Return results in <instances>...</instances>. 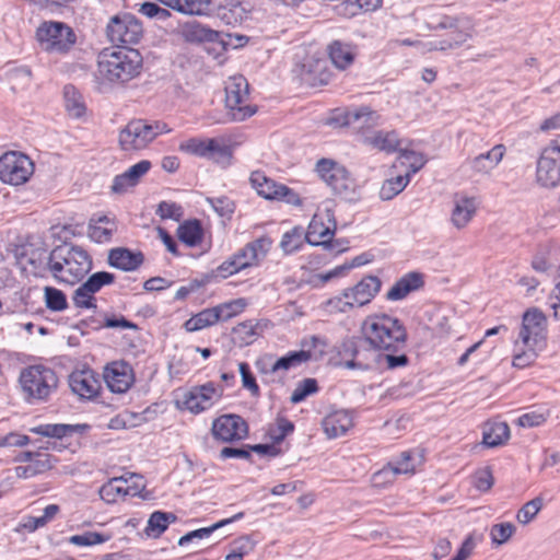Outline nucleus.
<instances>
[{
	"mask_svg": "<svg viewBox=\"0 0 560 560\" xmlns=\"http://www.w3.org/2000/svg\"><path fill=\"white\" fill-rule=\"evenodd\" d=\"M171 130L167 124L161 120L132 119L119 132V147L124 151L143 150L158 136L168 133Z\"/></svg>",
	"mask_w": 560,
	"mask_h": 560,
	"instance_id": "5",
	"label": "nucleus"
},
{
	"mask_svg": "<svg viewBox=\"0 0 560 560\" xmlns=\"http://www.w3.org/2000/svg\"><path fill=\"white\" fill-rule=\"evenodd\" d=\"M161 5L162 4L158 1L143 2L139 8V13H141L142 15H144L149 19L156 20L160 22H165L172 16V13L168 10L170 8H166V7L163 8Z\"/></svg>",
	"mask_w": 560,
	"mask_h": 560,
	"instance_id": "54",
	"label": "nucleus"
},
{
	"mask_svg": "<svg viewBox=\"0 0 560 560\" xmlns=\"http://www.w3.org/2000/svg\"><path fill=\"white\" fill-rule=\"evenodd\" d=\"M180 36L188 43L213 42L218 37V32L206 27L197 21L184 23L179 30Z\"/></svg>",
	"mask_w": 560,
	"mask_h": 560,
	"instance_id": "33",
	"label": "nucleus"
},
{
	"mask_svg": "<svg viewBox=\"0 0 560 560\" xmlns=\"http://www.w3.org/2000/svg\"><path fill=\"white\" fill-rule=\"evenodd\" d=\"M115 231V222L105 215L91 219L89 224V236L96 243L109 242Z\"/></svg>",
	"mask_w": 560,
	"mask_h": 560,
	"instance_id": "36",
	"label": "nucleus"
},
{
	"mask_svg": "<svg viewBox=\"0 0 560 560\" xmlns=\"http://www.w3.org/2000/svg\"><path fill=\"white\" fill-rule=\"evenodd\" d=\"M409 182V173L386 179L380 189V198L382 200H392L406 188Z\"/></svg>",
	"mask_w": 560,
	"mask_h": 560,
	"instance_id": "46",
	"label": "nucleus"
},
{
	"mask_svg": "<svg viewBox=\"0 0 560 560\" xmlns=\"http://www.w3.org/2000/svg\"><path fill=\"white\" fill-rule=\"evenodd\" d=\"M380 118L381 117L376 112L363 106L347 110L343 124L363 129L378 125Z\"/></svg>",
	"mask_w": 560,
	"mask_h": 560,
	"instance_id": "34",
	"label": "nucleus"
},
{
	"mask_svg": "<svg viewBox=\"0 0 560 560\" xmlns=\"http://www.w3.org/2000/svg\"><path fill=\"white\" fill-rule=\"evenodd\" d=\"M293 430H294V424L290 420H288L285 418H279L277 420V429L271 434V439L273 440L275 443H280L284 440V438L288 434L293 432Z\"/></svg>",
	"mask_w": 560,
	"mask_h": 560,
	"instance_id": "64",
	"label": "nucleus"
},
{
	"mask_svg": "<svg viewBox=\"0 0 560 560\" xmlns=\"http://www.w3.org/2000/svg\"><path fill=\"white\" fill-rule=\"evenodd\" d=\"M361 331L364 340L374 350L383 352L380 364L386 370L405 368L409 358L401 352L407 342V330L404 324L387 314L369 315L362 323Z\"/></svg>",
	"mask_w": 560,
	"mask_h": 560,
	"instance_id": "1",
	"label": "nucleus"
},
{
	"mask_svg": "<svg viewBox=\"0 0 560 560\" xmlns=\"http://www.w3.org/2000/svg\"><path fill=\"white\" fill-rule=\"evenodd\" d=\"M542 506L544 499L541 497H536L522 505L517 511L515 518L520 524L527 525L536 518Z\"/></svg>",
	"mask_w": 560,
	"mask_h": 560,
	"instance_id": "50",
	"label": "nucleus"
},
{
	"mask_svg": "<svg viewBox=\"0 0 560 560\" xmlns=\"http://www.w3.org/2000/svg\"><path fill=\"white\" fill-rule=\"evenodd\" d=\"M152 164L148 160H142L130 166L122 174L116 175L113 179L112 191L115 194H125L129 188L135 187L141 178L150 171Z\"/></svg>",
	"mask_w": 560,
	"mask_h": 560,
	"instance_id": "21",
	"label": "nucleus"
},
{
	"mask_svg": "<svg viewBox=\"0 0 560 560\" xmlns=\"http://www.w3.org/2000/svg\"><path fill=\"white\" fill-rule=\"evenodd\" d=\"M474 485L479 491H488L493 486V476L489 468L478 470L474 476Z\"/></svg>",
	"mask_w": 560,
	"mask_h": 560,
	"instance_id": "63",
	"label": "nucleus"
},
{
	"mask_svg": "<svg viewBox=\"0 0 560 560\" xmlns=\"http://www.w3.org/2000/svg\"><path fill=\"white\" fill-rule=\"evenodd\" d=\"M305 241L304 231L300 226L285 232L280 242V247L284 254H292L299 250Z\"/></svg>",
	"mask_w": 560,
	"mask_h": 560,
	"instance_id": "49",
	"label": "nucleus"
},
{
	"mask_svg": "<svg viewBox=\"0 0 560 560\" xmlns=\"http://www.w3.org/2000/svg\"><path fill=\"white\" fill-rule=\"evenodd\" d=\"M14 255L16 265L26 275L38 277L48 269L49 254L43 247L23 244L15 248Z\"/></svg>",
	"mask_w": 560,
	"mask_h": 560,
	"instance_id": "17",
	"label": "nucleus"
},
{
	"mask_svg": "<svg viewBox=\"0 0 560 560\" xmlns=\"http://www.w3.org/2000/svg\"><path fill=\"white\" fill-rule=\"evenodd\" d=\"M143 254L141 252H131L125 247H117L109 250L108 262L112 267L124 271H133L143 262Z\"/></svg>",
	"mask_w": 560,
	"mask_h": 560,
	"instance_id": "28",
	"label": "nucleus"
},
{
	"mask_svg": "<svg viewBox=\"0 0 560 560\" xmlns=\"http://www.w3.org/2000/svg\"><path fill=\"white\" fill-rule=\"evenodd\" d=\"M24 398L28 402L47 401L59 384L54 369L35 364L24 368L19 377Z\"/></svg>",
	"mask_w": 560,
	"mask_h": 560,
	"instance_id": "4",
	"label": "nucleus"
},
{
	"mask_svg": "<svg viewBox=\"0 0 560 560\" xmlns=\"http://www.w3.org/2000/svg\"><path fill=\"white\" fill-rule=\"evenodd\" d=\"M329 439L345 435L353 425L351 415L346 410H337L327 415L322 422Z\"/></svg>",
	"mask_w": 560,
	"mask_h": 560,
	"instance_id": "27",
	"label": "nucleus"
},
{
	"mask_svg": "<svg viewBox=\"0 0 560 560\" xmlns=\"http://www.w3.org/2000/svg\"><path fill=\"white\" fill-rule=\"evenodd\" d=\"M244 516V513L243 512H240L237 514H235L234 516L230 517V518H225V520H222L215 524H213L212 526L210 527H203V528H199V529H196V530H192V532H189L187 533L186 535L182 536L178 540V545L179 546H185L187 545L188 542L192 541L194 539H203V538H207L209 537L215 529L226 525V524H230L236 520H241L242 517Z\"/></svg>",
	"mask_w": 560,
	"mask_h": 560,
	"instance_id": "44",
	"label": "nucleus"
},
{
	"mask_svg": "<svg viewBox=\"0 0 560 560\" xmlns=\"http://www.w3.org/2000/svg\"><path fill=\"white\" fill-rule=\"evenodd\" d=\"M65 106L68 114L73 118H81L86 112V107L81 93L75 86L68 84L63 88Z\"/></svg>",
	"mask_w": 560,
	"mask_h": 560,
	"instance_id": "41",
	"label": "nucleus"
},
{
	"mask_svg": "<svg viewBox=\"0 0 560 560\" xmlns=\"http://www.w3.org/2000/svg\"><path fill=\"white\" fill-rule=\"evenodd\" d=\"M176 521V516L171 512L155 511L153 512L144 528V534L149 538H159L168 527Z\"/></svg>",
	"mask_w": 560,
	"mask_h": 560,
	"instance_id": "38",
	"label": "nucleus"
},
{
	"mask_svg": "<svg viewBox=\"0 0 560 560\" xmlns=\"http://www.w3.org/2000/svg\"><path fill=\"white\" fill-rule=\"evenodd\" d=\"M162 220L179 221L184 214L183 207L173 201H161L155 211Z\"/></svg>",
	"mask_w": 560,
	"mask_h": 560,
	"instance_id": "57",
	"label": "nucleus"
},
{
	"mask_svg": "<svg viewBox=\"0 0 560 560\" xmlns=\"http://www.w3.org/2000/svg\"><path fill=\"white\" fill-rule=\"evenodd\" d=\"M214 144V139L201 140L198 138H190L179 144V150L200 158H207Z\"/></svg>",
	"mask_w": 560,
	"mask_h": 560,
	"instance_id": "48",
	"label": "nucleus"
},
{
	"mask_svg": "<svg viewBox=\"0 0 560 560\" xmlns=\"http://www.w3.org/2000/svg\"><path fill=\"white\" fill-rule=\"evenodd\" d=\"M222 316L223 314H221L219 305L212 308H206L187 319L184 323V328L189 332L198 331L217 324L222 319Z\"/></svg>",
	"mask_w": 560,
	"mask_h": 560,
	"instance_id": "35",
	"label": "nucleus"
},
{
	"mask_svg": "<svg viewBox=\"0 0 560 560\" xmlns=\"http://www.w3.org/2000/svg\"><path fill=\"white\" fill-rule=\"evenodd\" d=\"M211 434L214 440L222 443L238 442L247 438L248 424L238 415H222L213 420Z\"/></svg>",
	"mask_w": 560,
	"mask_h": 560,
	"instance_id": "13",
	"label": "nucleus"
},
{
	"mask_svg": "<svg viewBox=\"0 0 560 560\" xmlns=\"http://www.w3.org/2000/svg\"><path fill=\"white\" fill-rule=\"evenodd\" d=\"M316 172L336 195L348 197L353 191L354 182L349 172L335 161L319 160L316 163Z\"/></svg>",
	"mask_w": 560,
	"mask_h": 560,
	"instance_id": "11",
	"label": "nucleus"
},
{
	"mask_svg": "<svg viewBox=\"0 0 560 560\" xmlns=\"http://www.w3.org/2000/svg\"><path fill=\"white\" fill-rule=\"evenodd\" d=\"M453 203L451 222L457 230H462L466 228L475 217L478 209V200L475 197L456 195Z\"/></svg>",
	"mask_w": 560,
	"mask_h": 560,
	"instance_id": "23",
	"label": "nucleus"
},
{
	"mask_svg": "<svg viewBox=\"0 0 560 560\" xmlns=\"http://www.w3.org/2000/svg\"><path fill=\"white\" fill-rule=\"evenodd\" d=\"M36 38L44 51L58 55L69 52L77 42L73 30L58 21L43 22L36 31Z\"/></svg>",
	"mask_w": 560,
	"mask_h": 560,
	"instance_id": "7",
	"label": "nucleus"
},
{
	"mask_svg": "<svg viewBox=\"0 0 560 560\" xmlns=\"http://www.w3.org/2000/svg\"><path fill=\"white\" fill-rule=\"evenodd\" d=\"M381 280L375 276L364 277L354 287L345 290V296L350 298L353 306H363L372 301L380 291Z\"/></svg>",
	"mask_w": 560,
	"mask_h": 560,
	"instance_id": "22",
	"label": "nucleus"
},
{
	"mask_svg": "<svg viewBox=\"0 0 560 560\" xmlns=\"http://www.w3.org/2000/svg\"><path fill=\"white\" fill-rule=\"evenodd\" d=\"M530 266L548 278H560V245L555 241L540 244L532 257Z\"/></svg>",
	"mask_w": 560,
	"mask_h": 560,
	"instance_id": "15",
	"label": "nucleus"
},
{
	"mask_svg": "<svg viewBox=\"0 0 560 560\" xmlns=\"http://www.w3.org/2000/svg\"><path fill=\"white\" fill-rule=\"evenodd\" d=\"M223 390L212 382L192 386L183 395L182 404L191 413L198 415L210 409L215 401L220 400Z\"/></svg>",
	"mask_w": 560,
	"mask_h": 560,
	"instance_id": "14",
	"label": "nucleus"
},
{
	"mask_svg": "<svg viewBox=\"0 0 560 560\" xmlns=\"http://www.w3.org/2000/svg\"><path fill=\"white\" fill-rule=\"evenodd\" d=\"M86 428L85 424L45 423L31 428L30 431L47 438L62 439L74 433H82Z\"/></svg>",
	"mask_w": 560,
	"mask_h": 560,
	"instance_id": "32",
	"label": "nucleus"
},
{
	"mask_svg": "<svg viewBox=\"0 0 560 560\" xmlns=\"http://www.w3.org/2000/svg\"><path fill=\"white\" fill-rule=\"evenodd\" d=\"M337 229L334 212L330 209L317 211L307 228L305 241L312 246H323L328 244Z\"/></svg>",
	"mask_w": 560,
	"mask_h": 560,
	"instance_id": "16",
	"label": "nucleus"
},
{
	"mask_svg": "<svg viewBox=\"0 0 560 560\" xmlns=\"http://www.w3.org/2000/svg\"><path fill=\"white\" fill-rule=\"evenodd\" d=\"M549 417V411L533 410L520 416L516 424L522 428H534L544 424Z\"/></svg>",
	"mask_w": 560,
	"mask_h": 560,
	"instance_id": "60",
	"label": "nucleus"
},
{
	"mask_svg": "<svg viewBox=\"0 0 560 560\" xmlns=\"http://www.w3.org/2000/svg\"><path fill=\"white\" fill-rule=\"evenodd\" d=\"M547 317L537 307L528 308L522 317L518 338L525 347L544 349L547 341Z\"/></svg>",
	"mask_w": 560,
	"mask_h": 560,
	"instance_id": "9",
	"label": "nucleus"
},
{
	"mask_svg": "<svg viewBox=\"0 0 560 560\" xmlns=\"http://www.w3.org/2000/svg\"><path fill=\"white\" fill-rule=\"evenodd\" d=\"M142 56L137 49L118 47L113 50H103L98 55V75L113 83H124L140 74Z\"/></svg>",
	"mask_w": 560,
	"mask_h": 560,
	"instance_id": "3",
	"label": "nucleus"
},
{
	"mask_svg": "<svg viewBox=\"0 0 560 560\" xmlns=\"http://www.w3.org/2000/svg\"><path fill=\"white\" fill-rule=\"evenodd\" d=\"M318 392V384L315 378H304L296 384L292 392L290 400L292 404H299L305 400L308 396Z\"/></svg>",
	"mask_w": 560,
	"mask_h": 560,
	"instance_id": "53",
	"label": "nucleus"
},
{
	"mask_svg": "<svg viewBox=\"0 0 560 560\" xmlns=\"http://www.w3.org/2000/svg\"><path fill=\"white\" fill-rule=\"evenodd\" d=\"M72 300L73 304L78 308L95 310L97 307L95 295L93 294V292L88 291L84 284H81L79 288L74 290Z\"/></svg>",
	"mask_w": 560,
	"mask_h": 560,
	"instance_id": "58",
	"label": "nucleus"
},
{
	"mask_svg": "<svg viewBox=\"0 0 560 560\" xmlns=\"http://www.w3.org/2000/svg\"><path fill=\"white\" fill-rule=\"evenodd\" d=\"M435 28L447 30V36L451 38V40H456L457 36L464 35V44L472 36L474 23L468 16L444 15L441 18Z\"/></svg>",
	"mask_w": 560,
	"mask_h": 560,
	"instance_id": "25",
	"label": "nucleus"
},
{
	"mask_svg": "<svg viewBox=\"0 0 560 560\" xmlns=\"http://www.w3.org/2000/svg\"><path fill=\"white\" fill-rule=\"evenodd\" d=\"M109 539V535H104L96 532H85L80 535H73L69 541L75 546H93L103 544Z\"/></svg>",
	"mask_w": 560,
	"mask_h": 560,
	"instance_id": "59",
	"label": "nucleus"
},
{
	"mask_svg": "<svg viewBox=\"0 0 560 560\" xmlns=\"http://www.w3.org/2000/svg\"><path fill=\"white\" fill-rule=\"evenodd\" d=\"M103 378L110 392L124 394L135 383V372L126 361H113L105 365Z\"/></svg>",
	"mask_w": 560,
	"mask_h": 560,
	"instance_id": "18",
	"label": "nucleus"
},
{
	"mask_svg": "<svg viewBox=\"0 0 560 560\" xmlns=\"http://www.w3.org/2000/svg\"><path fill=\"white\" fill-rule=\"evenodd\" d=\"M46 307L54 312H61L68 307L66 294L56 288L46 287L45 290Z\"/></svg>",
	"mask_w": 560,
	"mask_h": 560,
	"instance_id": "52",
	"label": "nucleus"
},
{
	"mask_svg": "<svg viewBox=\"0 0 560 560\" xmlns=\"http://www.w3.org/2000/svg\"><path fill=\"white\" fill-rule=\"evenodd\" d=\"M106 32L113 44H137L142 37L143 28L135 15L125 13L112 18Z\"/></svg>",
	"mask_w": 560,
	"mask_h": 560,
	"instance_id": "12",
	"label": "nucleus"
},
{
	"mask_svg": "<svg viewBox=\"0 0 560 560\" xmlns=\"http://www.w3.org/2000/svg\"><path fill=\"white\" fill-rule=\"evenodd\" d=\"M92 269V258L80 246H57L49 253L48 270L58 281L74 284Z\"/></svg>",
	"mask_w": 560,
	"mask_h": 560,
	"instance_id": "2",
	"label": "nucleus"
},
{
	"mask_svg": "<svg viewBox=\"0 0 560 560\" xmlns=\"http://www.w3.org/2000/svg\"><path fill=\"white\" fill-rule=\"evenodd\" d=\"M272 241L268 236L258 237L238 249L232 257L223 261L217 269L218 276L226 278L243 269L258 266L271 248Z\"/></svg>",
	"mask_w": 560,
	"mask_h": 560,
	"instance_id": "6",
	"label": "nucleus"
},
{
	"mask_svg": "<svg viewBox=\"0 0 560 560\" xmlns=\"http://www.w3.org/2000/svg\"><path fill=\"white\" fill-rule=\"evenodd\" d=\"M510 438V428L505 422H494L483 431V443L489 447H495L505 443Z\"/></svg>",
	"mask_w": 560,
	"mask_h": 560,
	"instance_id": "43",
	"label": "nucleus"
},
{
	"mask_svg": "<svg viewBox=\"0 0 560 560\" xmlns=\"http://www.w3.org/2000/svg\"><path fill=\"white\" fill-rule=\"evenodd\" d=\"M178 238L189 247L201 243L203 231L198 220H189L182 223L177 229Z\"/></svg>",
	"mask_w": 560,
	"mask_h": 560,
	"instance_id": "42",
	"label": "nucleus"
},
{
	"mask_svg": "<svg viewBox=\"0 0 560 560\" xmlns=\"http://www.w3.org/2000/svg\"><path fill=\"white\" fill-rule=\"evenodd\" d=\"M240 374L242 377L243 386L248 389L254 396L259 394V386L256 383L254 375L252 374L250 368L246 362L238 364Z\"/></svg>",
	"mask_w": 560,
	"mask_h": 560,
	"instance_id": "61",
	"label": "nucleus"
},
{
	"mask_svg": "<svg viewBox=\"0 0 560 560\" xmlns=\"http://www.w3.org/2000/svg\"><path fill=\"white\" fill-rule=\"evenodd\" d=\"M505 151L503 144L494 145L487 153H481L470 161L471 170L478 174H489L502 161Z\"/></svg>",
	"mask_w": 560,
	"mask_h": 560,
	"instance_id": "31",
	"label": "nucleus"
},
{
	"mask_svg": "<svg viewBox=\"0 0 560 560\" xmlns=\"http://www.w3.org/2000/svg\"><path fill=\"white\" fill-rule=\"evenodd\" d=\"M516 527L511 522L498 523L491 526L490 538L492 545L501 546L508 542L515 534Z\"/></svg>",
	"mask_w": 560,
	"mask_h": 560,
	"instance_id": "51",
	"label": "nucleus"
},
{
	"mask_svg": "<svg viewBox=\"0 0 560 560\" xmlns=\"http://www.w3.org/2000/svg\"><path fill=\"white\" fill-rule=\"evenodd\" d=\"M124 481L119 478H113L103 485L98 491L100 498L106 503H115L119 498L127 495L128 489L124 487Z\"/></svg>",
	"mask_w": 560,
	"mask_h": 560,
	"instance_id": "47",
	"label": "nucleus"
},
{
	"mask_svg": "<svg viewBox=\"0 0 560 560\" xmlns=\"http://www.w3.org/2000/svg\"><path fill=\"white\" fill-rule=\"evenodd\" d=\"M537 182L544 187H555L560 182V160L540 155L537 162Z\"/></svg>",
	"mask_w": 560,
	"mask_h": 560,
	"instance_id": "29",
	"label": "nucleus"
},
{
	"mask_svg": "<svg viewBox=\"0 0 560 560\" xmlns=\"http://www.w3.org/2000/svg\"><path fill=\"white\" fill-rule=\"evenodd\" d=\"M327 50L332 65L339 70H346L354 61L355 47L349 43L334 40L328 45Z\"/></svg>",
	"mask_w": 560,
	"mask_h": 560,
	"instance_id": "30",
	"label": "nucleus"
},
{
	"mask_svg": "<svg viewBox=\"0 0 560 560\" xmlns=\"http://www.w3.org/2000/svg\"><path fill=\"white\" fill-rule=\"evenodd\" d=\"M34 164L28 156L19 152H7L0 158V179L10 185H21L28 180Z\"/></svg>",
	"mask_w": 560,
	"mask_h": 560,
	"instance_id": "10",
	"label": "nucleus"
},
{
	"mask_svg": "<svg viewBox=\"0 0 560 560\" xmlns=\"http://www.w3.org/2000/svg\"><path fill=\"white\" fill-rule=\"evenodd\" d=\"M115 276L107 271H97L91 275L88 280L83 283L85 289L90 292H100L103 287L114 283Z\"/></svg>",
	"mask_w": 560,
	"mask_h": 560,
	"instance_id": "56",
	"label": "nucleus"
},
{
	"mask_svg": "<svg viewBox=\"0 0 560 560\" xmlns=\"http://www.w3.org/2000/svg\"><path fill=\"white\" fill-rule=\"evenodd\" d=\"M69 386L81 399L95 398L102 388L97 374L92 369L73 371L69 375Z\"/></svg>",
	"mask_w": 560,
	"mask_h": 560,
	"instance_id": "19",
	"label": "nucleus"
},
{
	"mask_svg": "<svg viewBox=\"0 0 560 560\" xmlns=\"http://www.w3.org/2000/svg\"><path fill=\"white\" fill-rule=\"evenodd\" d=\"M330 77L331 74L323 61H316L313 67H310L302 74L303 81L311 86L326 85L329 83Z\"/></svg>",
	"mask_w": 560,
	"mask_h": 560,
	"instance_id": "45",
	"label": "nucleus"
},
{
	"mask_svg": "<svg viewBox=\"0 0 560 560\" xmlns=\"http://www.w3.org/2000/svg\"><path fill=\"white\" fill-rule=\"evenodd\" d=\"M249 85L243 75H234L225 82V106L231 118L243 121L255 114L256 109L247 104Z\"/></svg>",
	"mask_w": 560,
	"mask_h": 560,
	"instance_id": "8",
	"label": "nucleus"
},
{
	"mask_svg": "<svg viewBox=\"0 0 560 560\" xmlns=\"http://www.w3.org/2000/svg\"><path fill=\"white\" fill-rule=\"evenodd\" d=\"M415 465L412 463V456L410 452H402L400 458L396 462H390L384 466L381 470L375 472V480L384 475L397 476L400 474H413Z\"/></svg>",
	"mask_w": 560,
	"mask_h": 560,
	"instance_id": "40",
	"label": "nucleus"
},
{
	"mask_svg": "<svg viewBox=\"0 0 560 560\" xmlns=\"http://www.w3.org/2000/svg\"><path fill=\"white\" fill-rule=\"evenodd\" d=\"M337 355L339 359L336 364L346 369L366 371L371 368L370 363L361 358L362 353L353 338H347L340 342L337 347Z\"/></svg>",
	"mask_w": 560,
	"mask_h": 560,
	"instance_id": "20",
	"label": "nucleus"
},
{
	"mask_svg": "<svg viewBox=\"0 0 560 560\" xmlns=\"http://www.w3.org/2000/svg\"><path fill=\"white\" fill-rule=\"evenodd\" d=\"M312 358L313 353L310 350L290 351L276 360L270 368H267L261 361H258L256 365L260 373H276L279 371H289L292 368L306 363Z\"/></svg>",
	"mask_w": 560,
	"mask_h": 560,
	"instance_id": "24",
	"label": "nucleus"
},
{
	"mask_svg": "<svg viewBox=\"0 0 560 560\" xmlns=\"http://www.w3.org/2000/svg\"><path fill=\"white\" fill-rule=\"evenodd\" d=\"M423 276L420 272H408L398 279L386 294L389 301H399L405 299L409 293L423 287Z\"/></svg>",
	"mask_w": 560,
	"mask_h": 560,
	"instance_id": "26",
	"label": "nucleus"
},
{
	"mask_svg": "<svg viewBox=\"0 0 560 560\" xmlns=\"http://www.w3.org/2000/svg\"><path fill=\"white\" fill-rule=\"evenodd\" d=\"M364 142L380 151L395 152L399 145V139L395 131H377L364 138Z\"/></svg>",
	"mask_w": 560,
	"mask_h": 560,
	"instance_id": "39",
	"label": "nucleus"
},
{
	"mask_svg": "<svg viewBox=\"0 0 560 560\" xmlns=\"http://www.w3.org/2000/svg\"><path fill=\"white\" fill-rule=\"evenodd\" d=\"M250 184L257 194L265 199L276 200L282 184L268 178L262 172L255 171L250 174Z\"/></svg>",
	"mask_w": 560,
	"mask_h": 560,
	"instance_id": "37",
	"label": "nucleus"
},
{
	"mask_svg": "<svg viewBox=\"0 0 560 560\" xmlns=\"http://www.w3.org/2000/svg\"><path fill=\"white\" fill-rule=\"evenodd\" d=\"M527 350L521 352V353H517L513 357V366L517 368V369H524L526 366H529L530 364L534 363V361L536 360L537 358V351H540L541 349H538V348H532V347H526Z\"/></svg>",
	"mask_w": 560,
	"mask_h": 560,
	"instance_id": "62",
	"label": "nucleus"
},
{
	"mask_svg": "<svg viewBox=\"0 0 560 560\" xmlns=\"http://www.w3.org/2000/svg\"><path fill=\"white\" fill-rule=\"evenodd\" d=\"M211 152L207 156V159L213 161L219 164L221 167L225 168L231 164L232 161V150L229 145L220 143L214 139V144L211 145Z\"/></svg>",
	"mask_w": 560,
	"mask_h": 560,
	"instance_id": "55",
	"label": "nucleus"
}]
</instances>
